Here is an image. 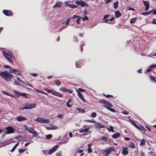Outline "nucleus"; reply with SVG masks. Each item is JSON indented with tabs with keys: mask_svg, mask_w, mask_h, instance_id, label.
<instances>
[{
	"mask_svg": "<svg viewBox=\"0 0 156 156\" xmlns=\"http://www.w3.org/2000/svg\"><path fill=\"white\" fill-rule=\"evenodd\" d=\"M0 75L2 79L7 81H10L13 76L7 71L1 72Z\"/></svg>",
	"mask_w": 156,
	"mask_h": 156,
	"instance_id": "1",
	"label": "nucleus"
},
{
	"mask_svg": "<svg viewBox=\"0 0 156 156\" xmlns=\"http://www.w3.org/2000/svg\"><path fill=\"white\" fill-rule=\"evenodd\" d=\"M45 90L48 92L51 93L53 95L59 97H63V94L61 93L55 91L54 90L49 89H45Z\"/></svg>",
	"mask_w": 156,
	"mask_h": 156,
	"instance_id": "2",
	"label": "nucleus"
},
{
	"mask_svg": "<svg viewBox=\"0 0 156 156\" xmlns=\"http://www.w3.org/2000/svg\"><path fill=\"white\" fill-rule=\"evenodd\" d=\"M25 129L26 130L28 131L29 133L33 134V136L35 137L37 135V132L35 131L34 128L31 127H29L27 126H25Z\"/></svg>",
	"mask_w": 156,
	"mask_h": 156,
	"instance_id": "3",
	"label": "nucleus"
},
{
	"mask_svg": "<svg viewBox=\"0 0 156 156\" xmlns=\"http://www.w3.org/2000/svg\"><path fill=\"white\" fill-rule=\"evenodd\" d=\"M8 71L10 73L17 75H21L22 74L20 70L17 69L12 68L11 69H9Z\"/></svg>",
	"mask_w": 156,
	"mask_h": 156,
	"instance_id": "4",
	"label": "nucleus"
},
{
	"mask_svg": "<svg viewBox=\"0 0 156 156\" xmlns=\"http://www.w3.org/2000/svg\"><path fill=\"white\" fill-rule=\"evenodd\" d=\"M35 121L37 122L42 123H48L49 122V121L48 119H44L42 118H37Z\"/></svg>",
	"mask_w": 156,
	"mask_h": 156,
	"instance_id": "5",
	"label": "nucleus"
},
{
	"mask_svg": "<svg viewBox=\"0 0 156 156\" xmlns=\"http://www.w3.org/2000/svg\"><path fill=\"white\" fill-rule=\"evenodd\" d=\"M114 149L113 147H109L105 149L103 151V154L105 156H108V155L110 153L112 150Z\"/></svg>",
	"mask_w": 156,
	"mask_h": 156,
	"instance_id": "6",
	"label": "nucleus"
},
{
	"mask_svg": "<svg viewBox=\"0 0 156 156\" xmlns=\"http://www.w3.org/2000/svg\"><path fill=\"white\" fill-rule=\"evenodd\" d=\"M2 12L4 14L7 16H11L13 14L12 11L10 10H3Z\"/></svg>",
	"mask_w": 156,
	"mask_h": 156,
	"instance_id": "7",
	"label": "nucleus"
},
{
	"mask_svg": "<svg viewBox=\"0 0 156 156\" xmlns=\"http://www.w3.org/2000/svg\"><path fill=\"white\" fill-rule=\"evenodd\" d=\"M102 102L104 104L105 107L108 109L109 107H112L113 106L110 102L105 100H102Z\"/></svg>",
	"mask_w": 156,
	"mask_h": 156,
	"instance_id": "8",
	"label": "nucleus"
},
{
	"mask_svg": "<svg viewBox=\"0 0 156 156\" xmlns=\"http://www.w3.org/2000/svg\"><path fill=\"white\" fill-rule=\"evenodd\" d=\"M76 4L78 5H80L82 7L87 6L88 5L84 1L81 0H77L76 2Z\"/></svg>",
	"mask_w": 156,
	"mask_h": 156,
	"instance_id": "9",
	"label": "nucleus"
},
{
	"mask_svg": "<svg viewBox=\"0 0 156 156\" xmlns=\"http://www.w3.org/2000/svg\"><path fill=\"white\" fill-rule=\"evenodd\" d=\"M6 129L7 130L6 132L7 134L12 133L14 132L13 128L11 126L6 127Z\"/></svg>",
	"mask_w": 156,
	"mask_h": 156,
	"instance_id": "10",
	"label": "nucleus"
},
{
	"mask_svg": "<svg viewBox=\"0 0 156 156\" xmlns=\"http://www.w3.org/2000/svg\"><path fill=\"white\" fill-rule=\"evenodd\" d=\"M36 106V105L35 104H30L29 103H26L25 105L26 108H28V109H31L35 108Z\"/></svg>",
	"mask_w": 156,
	"mask_h": 156,
	"instance_id": "11",
	"label": "nucleus"
},
{
	"mask_svg": "<svg viewBox=\"0 0 156 156\" xmlns=\"http://www.w3.org/2000/svg\"><path fill=\"white\" fill-rule=\"evenodd\" d=\"M58 147V145H56L55 146L52 148L49 151V154H51L53 152L56 151Z\"/></svg>",
	"mask_w": 156,
	"mask_h": 156,
	"instance_id": "12",
	"label": "nucleus"
},
{
	"mask_svg": "<svg viewBox=\"0 0 156 156\" xmlns=\"http://www.w3.org/2000/svg\"><path fill=\"white\" fill-rule=\"evenodd\" d=\"M16 120L19 122H21L27 120V118L21 116H18L16 118Z\"/></svg>",
	"mask_w": 156,
	"mask_h": 156,
	"instance_id": "13",
	"label": "nucleus"
},
{
	"mask_svg": "<svg viewBox=\"0 0 156 156\" xmlns=\"http://www.w3.org/2000/svg\"><path fill=\"white\" fill-rule=\"evenodd\" d=\"M62 2L61 1L56 2L55 5L53 6V8H55L58 7V8H61L62 6Z\"/></svg>",
	"mask_w": 156,
	"mask_h": 156,
	"instance_id": "14",
	"label": "nucleus"
},
{
	"mask_svg": "<svg viewBox=\"0 0 156 156\" xmlns=\"http://www.w3.org/2000/svg\"><path fill=\"white\" fill-rule=\"evenodd\" d=\"M143 2L144 4V5L146 7L145 8V10L147 11L148 10L149 7V3L147 1H143Z\"/></svg>",
	"mask_w": 156,
	"mask_h": 156,
	"instance_id": "15",
	"label": "nucleus"
},
{
	"mask_svg": "<svg viewBox=\"0 0 156 156\" xmlns=\"http://www.w3.org/2000/svg\"><path fill=\"white\" fill-rule=\"evenodd\" d=\"M128 147H123L122 150V153L125 155H127L128 153V152L127 150L128 149Z\"/></svg>",
	"mask_w": 156,
	"mask_h": 156,
	"instance_id": "16",
	"label": "nucleus"
},
{
	"mask_svg": "<svg viewBox=\"0 0 156 156\" xmlns=\"http://www.w3.org/2000/svg\"><path fill=\"white\" fill-rule=\"evenodd\" d=\"M78 94L79 98L81 99L83 101H85V100L84 99V97L83 96V94L80 92L77 91Z\"/></svg>",
	"mask_w": 156,
	"mask_h": 156,
	"instance_id": "17",
	"label": "nucleus"
},
{
	"mask_svg": "<svg viewBox=\"0 0 156 156\" xmlns=\"http://www.w3.org/2000/svg\"><path fill=\"white\" fill-rule=\"evenodd\" d=\"M66 6H69L72 9H75L77 7V6L74 4H68L66 5Z\"/></svg>",
	"mask_w": 156,
	"mask_h": 156,
	"instance_id": "18",
	"label": "nucleus"
},
{
	"mask_svg": "<svg viewBox=\"0 0 156 156\" xmlns=\"http://www.w3.org/2000/svg\"><path fill=\"white\" fill-rule=\"evenodd\" d=\"M54 83L58 86H59L61 85V82L58 80L56 79L54 81Z\"/></svg>",
	"mask_w": 156,
	"mask_h": 156,
	"instance_id": "19",
	"label": "nucleus"
},
{
	"mask_svg": "<svg viewBox=\"0 0 156 156\" xmlns=\"http://www.w3.org/2000/svg\"><path fill=\"white\" fill-rule=\"evenodd\" d=\"M153 12V10H151L147 12H143L142 13V14L143 15L146 16L149 14H150L151 13Z\"/></svg>",
	"mask_w": 156,
	"mask_h": 156,
	"instance_id": "20",
	"label": "nucleus"
},
{
	"mask_svg": "<svg viewBox=\"0 0 156 156\" xmlns=\"http://www.w3.org/2000/svg\"><path fill=\"white\" fill-rule=\"evenodd\" d=\"M19 143H17L13 147L12 149L10 151L11 152H12L14 151L16 147L17 146L19 145Z\"/></svg>",
	"mask_w": 156,
	"mask_h": 156,
	"instance_id": "21",
	"label": "nucleus"
},
{
	"mask_svg": "<svg viewBox=\"0 0 156 156\" xmlns=\"http://www.w3.org/2000/svg\"><path fill=\"white\" fill-rule=\"evenodd\" d=\"M115 15L116 17L118 18L121 16V14L119 11H117L115 12Z\"/></svg>",
	"mask_w": 156,
	"mask_h": 156,
	"instance_id": "22",
	"label": "nucleus"
},
{
	"mask_svg": "<svg viewBox=\"0 0 156 156\" xmlns=\"http://www.w3.org/2000/svg\"><path fill=\"white\" fill-rule=\"evenodd\" d=\"M120 136V134L119 133H116L113 134L112 136L113 138H116L117 137H119Z\"/></svg>",
	"mask_w": 156,
	"mask_h": 156,
	"instance_id": "23",
	"label": "nucleus"
},
{
	"mask_svg": "<svg viewBox=\"0 0 156 156\" xmlns=\"http://www.w3.org/2000/svg\"><path fill=\"white\" fill-rule=\"evenodd\" d=\"M2 52L3 55L6 58H7L8 57H9V53L5 52L4 51H2Z\"/></svg>",
	"mask_w": 156,
	"mask_h": 156,
	"instance_id": "24",
	"label": "nucleus"
},
{
	"mask_svg": "<svg viewBox=\"0 0 156 156\" xmlns=\"http://www.w3.org/2000/svg\"><path fill=\"white\" fill-rule=\"evenodd\" d=\"M59 90L63 92H66L69 91V90L66 88L64 87H62L59 89Z\"/></svg>",
	"mask_w": 156,
	"mask_h": 156,
	"instance_id": "25",
	"label": "nucleus"
},
{
	"mask_svg": "<svg viewBox=\"0 0 156 156\" xmlns=\"http://www.w3.org/2000/svg\"><path fill=\"white\" fill-rule=\"evenodd\" d=\"M81 61H79L76 62V67L78 68H80L81 67Z\"/></svg>",
	"mask_w": 156,
	"mask_h": 156,
	"instance_id": "26",
	"label": "nucleus"
},
{
	"mask_svg": "<svg viewBox=\"0 0 156 156\" xmlns=\"http://www.w3.org/2000/svg\"><path fill=\"white\" fill-rule=\"evenodd\" d=\"M77 109L78 111V112L80 113H84L86 112L85 110L82 108L81 109L78 108Z\"/></svg>",
	"mask_w": 156,
	"mask_h": 156,
	"instance_id": "27",
	"label": "nucleus"
},
{
	"mask_svg": "<svg viewBox=\"0 0 156 156\" xmlns=\"http://www.w3.org/2000/svg\"><path fill=\"white\" fill-rule=\"evenodd\" d=\"M108 130L109 131H110V132H115V131L114 130L113 127L111 126H110L109 128H108Z\"/></svg>",
	"mask_w": 156,
	"mask_h": 156,
	"instance_id": "28",
	"label": "nucleus"
},
{
	"mask_svg": "<svg viewBox=\"0 0 156 156\" xmlns=\"http://www.w3.org/2000/svg\"><path fill=\"white\" fill-rule=\"evenodd\" d=\"M57 129V127L55 126H53L51 127H47V129L49 130L55 129Z\"/></svg>",
	"mask_w": 156,
	"mask_h": 156,
	"instance_id": "29",
	"label": "nucleus"
},
{
	"mask_svg": "<svg viewBox=\"0 0 156 156\" xmlns=\"http://www.w3.org/2000/svg\"><path fill=\"white\" fill-rule=\"evenodd\" d=\"M14 92L16 94V96L18 98H19L20 96V94L21 93L18 92L16 90H13Z\"/></svg>",
	"mask_w": 156,
	"mask_h": 156,
	"instance_id": "30",
	"label": "nucleus"
},
{
	"mask_svg": "<svg viewBox=\"0 0 156 156\" xmlns=\"http://www.w3.org/2000/svg\"><path fill=\"white\" fill-rule=\"evenodd\" d=\"M129 147L131 148H134L135 147V145L133 143H131L129 144Z\"/></svg>",
	"mask_w": 156,
	"mask_h": 156,
	"instance_id": "31",
	"label": "nucleus"
},
{
	"mask_svg": "<svg viewBox=\"0 0 156 156\" xmlns=\"http://www.w3.org/2000/svg\"><path fill=\"white\" fill-rule=\"evenodd\" d=\"M145 144V141L144 139H143L141 140L140 143V145L141 146H144Z\"/></svg>",
	"mask_w": 156,
	"mask_h": 156,
	"instance_id": "32",
	"label": "nucleus"
},
{
	"mask_svg": "<svg viewBox=\"0 0 156 156\" xmlns=\"http://www.w3.org/2000/svg\"><path fill=\"white\" fill-rule=\"evenodd\" d=\"M119 4V2H115L114 3V7L115 9H116L117 8L118 5Z\"/></svg>",
	"mask_w": 156,
	"mask_h": 156,
	"instance_id": "33",
	"label": "nucleus"
},
{
	"mask_svg": "<svg viewBox=\"0 0 156 156\" xmlns=\"http://www.w3.org/2000/svg\"><path fill=\"white\" fill-rule=\"evenodd\" d=\"M132 123L136 128L139 129H140V127L138 126L134 122H133Z\"/></svg>",
	"mask_w": 156,
	"mask_h": 156,
	"instance_id": "34",
	"label": "nucleus"
},
{
	"mask_svg": "<svg viewBox=\"0 0 156 156\" xmlns=\"http://www.w3.org/2000/svg\"><path fill=\"white\" fill-rule=\"evenodd\" d=\"M1 92L3 94L6 95L8 96H9V93H8L6 91H3V90H2Z\"/></svg>",
	"mask_w": 156,
	"mask_h": 156,
	"instance_id": "35",
	"label": "nucleus"
},
{
	"mask_svg": "<svg viewBox=\"0 0 156 156\" xmlns=\"http://www.w3.org/2000/svg\"><path fill=\"white\" fill-rule=\"evenodd\" d=\"M85 121L87 122H89L92 123H96V122L95 121H94V119L91 120L87 119Z\"/></svg>",
	"mask_w": 156,
	"mask_h": 156,
	"instance_id": "36",
	"label": "nucleus"
},
{
	"mask_svg": "<svg viewBox=\"0 0 156 156\" xmlns=\"http://www.w3.org/2000/svg\"><path fill=\"white\" fill-rule=\"evenodd\" d=\"M52 136L51 134H49L48 135H47L46 136V138L47 139H49L51 138L52 137Z\"/></svg>",
	"mask_w": 156,
	"mask_h": 156,
	"instance_id": "37",
	"label": "nucleus"
},
{
	"mask_svg": "<svg viewBox=\"0 0 156 156\" xmlns=\"http://www.w3.org/2000/svg\"><path fill=\"white\" fill-rule=\"evenodd\" d=\"M25 151V149H22V148H20L18 150V151L20 153H22L23 152H24Z\"/></svg>",
	"mask_w": 156,
	"mask_h": 156,
	"instance_id": "38",
	"label": "nucleus"
},
{
	"mask_svg": "<svg viewBox=\"0 0 156 156\" xmlns=\"http://www.w3.org/2000/svg\"><path fill=\"white\" fill-rule=\"evenodd\" d=\"M136 20V18H134L131 19L130 20V22L131 23H134L135 21Z\"/></svg>",
	"mask_w": 156,
	"mask_h": 156,
	"instance_id": "39",
	"label": "nucleus"
},
{
	"mask_svg": "<svg viewBox=\"0 0 156 156\" xmlns=\"http://www.w3.org/2000/svg\"><path fill=\"white\" fill-rule=\"evenodd\" d=\"M105 127V126L102 125L99 123H98V128L99 129H102Z\"/></svg>",
	"mask_w": 156,
	"mask_h": 156,
	"instance_id": "40",
	"label": "nucleus"
},
{
	"mask_svg": "<svg viewBox=\"0 0 156 156\" xmlns=\"http://www.w3.org/2000/svg\"><path fill=\"white\" fill-rule=\"evenodd\" d=\"M7 60L10 63H12V61L11 58L9 57H8L6 58Z\"/></svg>",
	"mask_w": 156,
	"mask_h": 156,
	"instance_id": "41",
	"label": "nucleus"
},
{
	"mask_svg": "<svg viewBox=\"0 0 156 156\" xmlns=\"http://www.w3.org/2000/svg\"><path fill=\"white\" fill-rule=\"evenodd\" d=\"M100 138L104 141H107V137L105 136H103Z\"/></svg>",
	"mask_w": 156,
	"mask_h": 156,
	"instance_id": "42",
	"label": "nucleus"
},
{
	"mask_svg": "<svg viewBox=\"0 0 156 156\" xmlns=\"http://www.w3.org/2000/svg\"><path fill=\"white\" fill-rule=\"evenodd\" d=\"M3 67L5 69H12L11 67L7 65H4Z\"/></svg>",
	"mask_w": 156,
	"mask_h": 156,
	"instance_id": "43",
	"label": "nucleus"
},
{
	"mask_svg": "<svg viewBox=\"0 0 156 156\" xmlns=\"http://www.w3.org/2000/svg\"><path fill=\"white\" fill-rule=\"evenodd\" d=\"M108 110H110V111L112 112H116V111H115V110L110 107L108 108Z\"/></svg>",
	"mask_w": 156,
	"mask_h": 156,
	"instance_id": "44",
	"label": "nucleus"
},
{
	"mask_svg": "<svg viewBox=\"0 0 156 156\" xmlns=\"http://www.w3.org/2000/svg\"><path fill=\"white\" fill-rule=\"evenodd\" d=\"M20 96H23V97H25L26 98H27V94L25 93H21Z\"/></svg>",
	"mask_w": 156,
	"mask_h": 156,
	"instance_id": "45",
	"label": "nucleus"
},
{
	"mask_svg": "<svg viewBox=\"0 0 156 156\" xmlns=\"http://www.w3.org/2000/svg\"><path fill=\"white\" fill-rule=\"evenodd\" d=\"M28 108H26V106L23 107H20L19 108V109L20 110H23L25 109H27Z\"/></svg>",
	"mask_w": 156,
	"mask_h": 156,
	"instance_id": "46",
	"label": "nucleus"
},
{
	"mask_svg": "<svg viewBox=\"0 0 156 156\" xmlns=\"http://www.w3.org/2000/svg\"><path fill=\"white\" fill-rule=\"evenodd\" d=\"M57 117L60 119H62L63 118V116L62 115L59 114L57 115Z\"/></svg>",
	"mask_w": 156,
	"mask_h": 156,
	"instance_id": "47",
	"label": "nucleus"
},
{
	"mask_svg": "<svg viewBox=\"0 0 156 156\" xmlns=\"http://www.w3.org/2000/svg\"><path fill=\"white\" fill-rule=\"evenodd\" d=\"M96 113L94 112L91 114V115L93 118L95 117L96 116Z\"/></svg>",
	"mask_w": 156,
	"mask_h": 156,
	"instance_id": "48",
	"label": "nucleus"
},
{
	"mask_svg": "<svg viewBox=\"0 0 156 156\" xmlns=\"http://www.w3.org/2000/svg\"><path fill=\"white\" fill-rule=\"evenodd\" d=\"M14 84L15 85H20V83L19 82H18L17 81H16V80H15L14 81Z\"/></svg>",
	"mask_w": 156,
	"mask_h": 156,
	"instance_id": "49",
	"label": "nucleus"
},
{
	"mask_svg": "<svg viewBox=\"0 0 156 156\" xmlns=\"http://www.w3.org/2000/svg\"><path fill=\"white\" fill-rule=\"evenodd\" d=\"M78 90L79 91L82 92H84L86 91V90H85L81 89V88H79L78 89Z\"/></svg>",
	"mask_w": 156,
	"mask_h": 156,
	"instance_id": "50",
	"label": "nucleus"
},
{
	"mask_svg": "<svg viewBox=\"0 0 156 156\" xmlns=\"http://www.w3.org/2000/svg\"><path fill=\"white\" fill-rule=\"evenodd\" d=\"M9 57H10L13 58H14V56L10 52H9Z\"/></svg>",
	"mask_w": 156,
	"mask_h": 156,
	"instance_id": "51",
	"label": "nucleus"
},
{
	"mask_svg": "<svg viewBox=\"0 0 156 156\" xmlns=\"http://www.w3.org/2000/svg\"><path fill=\"white\" fill-rule=\"evenodd\" d=\"M9 57H10L13 58H14V56L10 52H9Z\"/></svg>",
	"mask_w": 156,
	"mask_h": 156,
	"instance_id": "52",
	"label": "nucleus"
},
{
	"mask_svg": "<svg viewBox=\"0 0 156 156\" xmlns=\"http://www.w3.org/2000/svg\"><path fill=\"white\" fill-rule=\"evenodd\" d=\"M9 57H10L13 58H14V56L10 52H9Z\"/></svg>",
	"mask_w": 156,
	"mask_h": 156,
	"instance_id": "53",
	"label": "nucleus"
},
{
	"mask_svg": "<svg viewBox=\"0 0 156 156\" xmlns=\"http://www.w3.org/2000/svg\"><path fill=\"white\" fill-rule=\"evenodd\" d=\"M9 57H10L13 58H14V56L10 52H9Z\"/></svg>",
	"mask_w": 156,
	"mask_h": 156,
	"instance_id": "54",
	"label": "nucleus"
},
{
	"mask_svg": "<svg viewBox=\"0 0 156 156\" xmlns=\"http://www.w3.org/2000/svg\"><path fill=\"white\" fill-rule=\"evenodd\" d=\"M152 68L150 66L149 67V68L147 69V72H149L152 69Z\"/></svg>",
	"mask_w": 156,
	"mask_h": 156,
	"instance_id": "55",
	"label": "nucleus"
},
{
	"mask_svg": "<svg viewBox=\"0 0 156 156\" xmlns=\"http://www.w3.org/2000/svg\"><path fill=\"white\" fill-rule=\"evenodd\" d=\"M16 79L17 80H18L20 82H21L22 83H25L24 81L21 80L19 77H17L16 78Z\"/></svg>",
	"mask_w": 156,
	"mask_h": 156,
	"instance_id": "56",
	"label": "nucleus"
},
{
	"mask_svg": "<svg viewBox=\"0 0 156 156\" xmlns=\"http://www.w3.org/2000/svg\"><path fill=\"white\" fill-rule=\"evenodd\" d=\"M89 129L90 128H89L83 129V132H87V131H88Z\"/></svg>",
	"mask_w": 156,
	"mask_h": 156,
	"instance_id": "57",
	"label": "nucleus"
},
{
	"mask_svg": "<svg viewBox=\"0 0 156 156\" xmlns=\"http://www.w3.org/2000/svg\"><path fill=\"white\" fill-rule=\"evenodd\" d=\"M105 23H110V24H112L113 23H112V22H109V19H107L106 20H105Z\"/></svg>",
	"mask_w": 156,
	"mask_h": 156,
	"instance_id": "58",
	"label": "nucleus"
},
{
	"mask_svg": "<svg viewBox=\"0 0 156 156\" xmlns=\"http://www.w3.org/2000/svg\"><path fill=\"white\" fill-rule=\"evenodd\" d=\"M89 19L88 18L87 16H85V17L83 18V21L86 20H88Z\"/></svg>",
	"mask_w": 156,
	"mask_h": 156,
	"instance_id": "59",
	"label": "nucleus"
},
{
	"mask_svg": "<svg viewBox=\"0 0 156 156\" xmlns=\"http://www.w3.org/2000/svg\"><path fill=\"white\" fill-rule=\"evenodd\" d=\"M88 153H90L92 152V150L90 147L88 148Z\"/></svg>",
	"mask_w": 156,
	"mask_h": 156,
	"instance_id": "60",
	"label": "nucleus"
},
{
	"mask_svg": "<svg viewBox=\"0 0 156 156\" xmlns=\"http://www.w3.org/2000/svg\"><path fill=\"white\" fill-rule=\"evenodd\" d=\"M80 17L79 16H77V15H74L73 16V17L72 18L73 19H74V18H80Z\"/></svg>",
	"mask_w": 156,
	"mask_h": 156,
	"instance_id": "61",
	"label": "nucleus"
},
{
	"mask_svg": "<svg viewBox=\"0 0 156 156\" xmlns=\"http://www.w3.org/2000/svg\"><path fill=\"white\" fill-rule=\"evenodd\" d=\"M83 150H80L79 151H77L76 152V153H77V152H78L79 153H81L83 152Z\"/></svg>",
	"mask_w": 156,
	"mask_h": 156,
	"instance_id": "62",
	"label": "nucleus"
},
{
	"mask_svg": "<svg viewBox=\"0 0 156 156\" xmlns=\"http://www.w3.org/2000/svg\"><path fill=\"white\" fill-rule=\"evenodd\" d=\"M151 80L154 81H156V80H155V77H154L151 76Z\"/></svg>",
	"mask_w": 156,
	"mask_h": 156,
	"instance_id": "63",
	"label": "nucleus"
},
{
	"mask_svg": "<svg viewBox=\"0 0 156 156\" xmlns=\"http://www.w3.org/2000/svg\"><path fill=\"white\" fill-rule=\"evenodd\" d=\"M66 105H67V107L68 108H70L72 107L71 105L70 104H69V103H67Z\"/></svg>",
	"mask_w": 156,
	"mask_h": 156,
	"instance_id": "64",
	"label": "nucleus"
}]
</instances>
